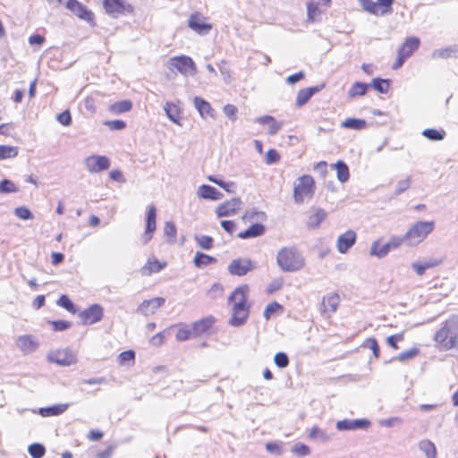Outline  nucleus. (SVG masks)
<instances>
[{"label":"nucleus","instance_id":"f257e3e1","mask_svg":"<svg viewBox=\"0 0 458 458\" xmlns=\"http://www.w3.org/2000/svg\"><path fill=\"white\" fill-rule=\"evenodd\" d=\"M248 286L237 287L229 296V302L233 304V316L229 324L238 327L245 324L250 313V307L247 305Z\"/></svg>","mask_w":458,"mask_h":458},{"label":"nucleus","instance_id":"f03ea898","mask_svg":"<svg viewBox=\"0 0 458 458\" xmlns=\"http://www.w3.org/2000/svg\"><path fill=\"white\" fill-rule=\"evenodd\" d=\"M276 264L284 272H297L305 267V259L296 246L283 247L277 252Z\"/></svg>","mask_w":458,"mask_h":458},{"label":"nucleus","instance_id":"7ed1b4c3","mask_svg":"<svg viewBox=\"0 0 458 458\" xmlns=\"http://www.w3.org/2000/svg\"><path fill=\"white\" fill-rule=\"evenodd\" d=\"M434 341L442 349L448 351L458 344V315H452L434 335Z\"/></svg>","mask_w":458,"mask_h":458},{"label":"nucleus","instance_id":"20e7f679","mask_svg":"<svg viewBox=\"0 0 458 458\" xmlns=\"http://www.w3.org/2000/svg\"><path fill=\"white\" fill-rule=\"evenodd\" d=\"M434 228V221H418L410 227L404 238L410 246H414L424 241Z\"/></svg>","mask_w":458,"mask_h":458},{"label":"nucleus","instance_id":"39448f33","mask_svg":"<svg viewBox=\"0 0 458 458\" xmlns=\"http://www.w3.org/2000/svg\"><path fill=\"white\" fill-rule=\"evenodd\" d=\"M314 179L310 175H302L297 179L293 188V199L297 204L303 203L305 198L314 194Z\"/></svg>","mask_w":458,"mask_h":458},{"label":"nucleus","instance_id":"423d86ee","mask_svg":"<svg viewBox=\"0 0 458 458\" xmlns=\"http://www.w3.org/2000/svg\"><path fill=\"white\" fill-rule=\"evenodd\" d=\"M168 68L174 72L176 70L182 75L194 76L197 73V66L191 57L187 55H179L171 57L168 61Z\"/></svg>","mask_w":458,"mask_h":458},{"label":"nucleus","instance_id":"0eeeda50","mask_svg":"<svg viewBox=\"0 0 458 458\" xmlns=\"http://www.w3.org/2000/svg\"><path fill=\"white\" fill-rule=\"evenodd\" d=\"M106 13L113 18H117L125 13H131L133 7L124 0H103Z\"/></svg>","mask_w":458,"mask_h":458},{"label":"nucleus","instance_id":"6e6552de","mask_svg":"<svg viewBox=\"0 0 458 458\" xmlns=\"http://www.w3.org/2000/svg\"><path fill=\"white\" fill-rule=\"evenodd\" d=\"M47 360L59 366H71L77 362L76 355L69 349H61L50 352Z\"/></svg>","mask_w":458,"mask_h":458},{"label":"nucleus","instance_id":"1a4fd4ad","mask_svg":"<svg viewBox=\"0 0 458 458\" xmlns=\"http://www.w3.org/2000/svg\"><path fill=\"white\" fill-rule=\"evenodd\" d=\"M207 17L196 12L190 15L188 27L199 35H207L212 30V24L207 21Z\"/></svg>","mask_w":458,"mask_h":458},{"label":"nucleus","instance_id":"9d476101","mask_svg":"<svg viewBox=\"0 0 458 458\" xmlns=\"http://www.w3.org/2000/svg\"><path fill=\"white\" fill-rule=\"evenodd\" d=\"M255 268V263L250 259H236L228 265L227 269L232 276H243Z\"/></svg>","mask_w":458,"mask_h":458},{"label":"nucleus","instance_id":"9b49d317","mask_svg":"<svg viewBox=\"0 0 458 458\" xmlns=\"http://www.w3.org/2000/svg\"><path fill=\"white\" fill-rule=\"evenodd\" d=\"M104 316V310L99 304H92L80 312L79 317L84 325H92L99 322Z\"/></svg>","mask_w":458,"mask_h":458},{"label":"nucleus","instance_id":"f8f14e48","mask_svg":"<svg viewBox=\"0 0 458 458\" xmlns=\"http://www.w3.org/2000/svg\"><path fill=\"white\" fill-rule=\"evenodd\" d=\"M242 201L239 198H233L218 205L216 208L217 217L232 216L242 208Z\"/></svg>","mask_w":458,"mask_h":458},{"label":"nucleus","instance_id":"ddd939ff","mask_svg":"<svg viewBox=\"0 0 458 458\" xmlns=\"http://www.w3.org/2000/svg\"><path fill=\"white\" fill-rule=\"evenodd\" d=\"M66 8L78 18L86 21L89 23L93 22L94 13L78 0H68L66 2Z\"/></svg>","mask_w":458,"mask_h":458},{"label":"nucleus","instance_id":"4468645a","mask_svg":"<svg viewBox=\"0 0 458 458\" xmlns=\"http://www.w3.org/2000/svg\"><path fill=\"white\" fill-rule=\"evenodd\" d=\"M85 165L89 172L97 174L107 170L110 161L106 156L93 155L86 158Z\"/></svg>","mask_w":458,"mask_h":458},{"label":"nucleus","instance_id":"2eb2a0df","mask_svg":"<svg viewBox=\"0 0 458 458\" xmlns=\"http://www.w3.org/2000/svg\"><path fill=\"white\" fill-rule=\"evenodd\" d=\"M165 301V300L163 297L145 300L139 305L137 311L144 316L152 315L157 310V309L164 305Z\"/></svg>","mask_w":458,"mask_h":458},{"label":"nucleus","instance_id":"dca6fc26","mask_svg":"<svg viewBox=\"0 0 458 458\" xmlns=\"http://www.w3.org/2000/svg\"><path fill=\"white\" fill-rule=\"evenodd\" d=\"M370 425V421L367 419L349 420L344 419L336 422V428L340 431L365 429Z\"/></svg>","mask_w":458,"mask_h":458},{"label":"nucleus","instance_id":"f3484780","mask_svg":"<svg viewBox=\"0 0 458 458\" xmlns=\"http://www.w3.org/2000/svg\"><path fill=\"white\" fill-rule=\"evenodd\" d=\"M356 237V233L352 230L341 234L336 242L337 250L342 254L346 253L354 245Z\"/></svg>","mask_w":458,"mask_h":458},{"label":"nucleus","instance_id":"a211bd4d","mask_svg":"<svg viewBox=\"0 0 458 458\" xmlns=\"http://www.w3.org/2000/svg\"><path fill=\"white\" fill-rule=\"evenodd\" d=\"M157 209L155 206H149L146 217V230L142 236L144 243H147L153 237L156 230Z\"/></svg>","mask_w":458,"mask_h":458},{"label":"nucleus","instance_id":"6ab92c4d","mask_svg":"<svg viewBox=\"0 0 458 458\" xmlns=\"http://www.w3.org/2000/svg\"><path fill=\"white\" fill-rule=\"evenodd\" d=\"M326 218L327 212L323 208L313 207L307 220V226L310 229H317Z\"/></svg>","mask_w":458,"mask_h":458},{"label":"nucleus","instance_id":"aec40b11","mask_svg":"<svg viewBox=\"0 0 458 458\" xmlns=\"http://www.w3.org/2000/svg\"><path fill=\"white\" fill-rule=\"evenodd\" d=\"M331 0H310L307 5L308 19L311 21L321 13L322 8L329 6Z\"/></svg>","mask_w":458,"mask_h":458},{"label":"nucleus","instance_id":"412c9836","mask_svg":"<svg viewBox=\"0 0 458 458\" xmlns=\"http://www.w3.org/2000/svg\"><path fill=\"white\" fill-rule=\"evenodd\" d=\"M197 195L199 199L209 200H219L224 195L215 187L208 184H202L198 188Z\"/></svg>","mask_w":458,"mask_h":458},{"label":"nucleus","instance_id":"4be33fe9","mask_svg":"<svg viewBox=\"0 0 458 458\" xmlns=\"http://www.w3.org/2000/svg\"><path fill=\"white\" fill-rule=\"evenodd\" d=\"M420 40L417 37H409L398 49V54H402L406 59L420 47Z\"/></svg>","mask_w":458,"mask_h":458},{"label":"nucleus","instance_id":"5701e85b","mask_svg":"<svg viewBox=\"0 0 458 458\" xmlns=\"http://www.w3.org/2000/svg\"><path fill=\"white\" fill-rule=\"evenodd\" d=\"M339 301L340 298L337 293H330L324 296L322 300V313L328 314V316L335 313L338 308Z\"/></svg>","mask_w":458,"mask_h":458},{"label":"nucleus","instance_id":"b1692460","mask_svg":"<svg viewBox=\"0 0 458 458\" xmlns=\"http://www.w3.org/2000/svg\"><path fill=\"white\" fill-rule=\"evenodd\" d=\"M16 344L18 348L25 353H31L35 352L38 346V342L34 337L29 335L19 336Z\"/></svg>","mask_w":458,"mask_h":458},{"label":"nucleus","instance_id":"393cba45","mask_svg":"<svg viewBox=\"0 0 458 458\" xmlns=\"http://www.w3.org/2000/svg\"><path fill=\"white\" fill-rule=\"evenodd\" d=\"M166 266L165 262H160L157 259H148L146 264L141 267L140 274L148 276L154 273H158Z\"/></svg>","mask_w":458,"mask_h":458},{"label":"nucleus","instance_id":"a878e982","mask_svg":"<svg viewBox=\"0 0 458 458\" xmlns=\"http://www.w3.org/2000/svg\"><path fill=\"white\" fill-rule=\"evenodd\" d=\"M214 318L208 317L198 320L191 325L193 335L199 336L208 332L214 324Z\"/></svg>","mask_w":458,"mask_h":458},{"label":"nucleus","instance_id":"bb28decb","mask_svg":"<svg viewBox=\"0 0 458 458\" xmlns=\"http://www.w3.org/2000/svg\"><path fill=\"white\" fill-rule=\"evenodd\" d=\"M323 85L306 88L301 89L296 97V106H302L312 98V96L321 90Z\"/></svg>","mask_w":458,"mask_h":458},{"label":"nucleus","instance_id":"cd10ccee","mask_svg":"<svg viewBox=\"0 0 458 458\" xmlns=\"http://www.w3.org/2000/svg\"><path fill=\"white\" fill-rule=\"evenodd\" d=\"M255 122L262 125L269 124L268 134L270 135L276 134L284 124L283 122H277L272 115H263L258 117L256 118Z\"/></svg>","mask_w":458,"mask_h":458},{"label":"nucleus","instance_id":"c85d7f7f","mask_svg":"<svg viewBox=\"0 0 458 458\" xmlns=\"http://www.w3.org/2000/svg\"><path fill=\"white\" fill-rule=\"evenodd\" d=\"M266 227L260 223H255L251 225L246 230L238 233V237L241 239H250L261 236L265 233Z\"/></svg>","mask_w":458,"mask_h":458},{"label":"nucleus","instance_id":"c756f323","mask_svg":"<svg viewBox=\"0 0 458 458\" xmlns=\"http://www.w3.org/2000/svg\"><path fill=\"white\" fill-rule=\"evenodd\" d=\"M68 407V403H60L44 407L39 409V414L43 417L57 416L64 412Z\"/></svg>","mask_w":458,"mask_h":458},{"label":"nucleus","instance_id":"7c9ffc66","mask_svg":"<svg viewBox=\"0 0 458 458\" xmlns=\"http://www.w3.org/2000/svg\"><path fill=\"white\" fill-rule=\"evenodd\" d=\"M434 58H458V45L448 47L445 48L436 49L432 52Z\"/></svg>","mask_w":458,"mask_h":458},{"label":"nucleus","instance_id":"2f4dec72","mask_svg":"<svg viewBox=\"0 0 458 458\" xmlns=\"http://www.w3.org/2000/svg\"><path fill=\"white\" fill-rule=\"evenodd\" d=\"M194 106L196 107V109L198 110V112L199 113V114L201 115V117L203 118H206L208 115L209 116H213V109L210 106V104L206 101L205 99L199 98V97H195L194 98Z\"/></svg>","mask_w":458,"mask_h":458},{"label":"nucleus","instance_id":"473e14b6","mask_svg":"<svg viewBox=\"0 0 458 458\" xmlns=\"http://www.w3.org/2000/svg\"><path fill=\"white\" fill-rule=\"evenodd\" d=\"M216 259L203 252H196L193 263L198 268H203L216 263Z\"/></svg>","mask_w":458,"mask_h":458},{"label":"nucleus","instance_id":"72a5a7b5","mask_svg":"<svg viewBox=\"0 0 458 458\" xmlns=\"http://www.w3.org/2000/svg\"><path fill=\"white\" fill-rule=\"evenodd\" d=\"M419 449L425 454L426 458H437V448L435 444L428 440H420L418 444Z\"/></svg>","mask_w":458,"mask_h":458},{"label":"nucleus","instance_id":"f704fd0d","mask_svg":"<svg viewBox=\"0 0 458 458\" xmlns=\"http://www.w3.org/2000/svg\"><path fill=\"white\" fill-rule=\"evenodd\" d=\"M332 167L335 169L337 179L341 182H346L350 178L349 167L342 160L337 161L332 165Z\"/></svg>","mask_w":458,"mask_h":458},{"label":"nucleus","instance_id":"c9c22d12","mask_svg":"<svg viewBox=\"0 0 458 458\" xmlns=\"http://www.w3.org/2000/svg\"><path fill=\"white\" fill-rule=\"evenodd\" d=\"M369 87L370 85L368 83L357 81L349 89L348 96L351 98L364 96Z\"/></svg>","mask_w":458,"mask_h":458},{"label":"nucleus","instance_id":"e433bc0d","mask_svg":"<svg viewBox=\"0 0 458 458\" xmlns=\"http://www.w3.org/2000/svg\"><path fill=\"white\" fill-rule=\"evenodd\" d=\"M390 250L387 243L381 244L379 241H375L371 245L369 254L381 259L386 257Z\"/></svg>","mask_w":458,"mask_h":458},{"label":"nucleus","instance_id":"4c0bfd02","mask_svg":"<svg viewBox=\"0 0 458 458\" xmlns=\"http://www.w3.org/2000/svg\"><path fill=\"white\" fill-rule=\"evenodd\" d=\"M367 123L364 119L347 118L342 123V127L352 130H362L366 128Z\"/></svg>","mask_w":458,"mask_h":458},{"label":"nucleus","instance_id":"58836bf2","mask_svg":"<svg viewBox=\"0 0 458 458\" xmlns=\"http://www.w3.org/2000/svg\"><path fill=\"white\" fill-rule=\"evenodd\" d=\"M425 138L432 141H440L444 140L445 131L444 130L425 129L421 133Z\"/></svg>","mask_w":458,"mask_h":458},{"label":"nucleus","instance_id":"ea45409f","mask_svg":"<svg viewBox=\"0 0 458 458\" xmlns=\"http://www.w3.org/2000/svg\"><path fill=\"white\" fill-rule=\"evenodd\" d=\"M375 90L381 94H385L388 91L390 87V81L382 78H374L370 85Z\"/></svg>","mask_w":458,"mask_h":458},{"label":"nucleus","instance_id":"a19ab883","mask_svg":"<svg viewBox=\"0 0 458 458\" xmlns=\"http://www.w3.org/2000/svg\"><path fill=\"white\" fill-rule=\"evenodd\" d=\"M132 107V103L130 100H122L114 103L110 106V110L114 114H123L129 112Z\"/></svg>","mask_w":458,"mask_h":458},{"label":"nucleus","instance_id":"79ce46f5","mask_svg":"<svg viewBox=\"0 0 458 458\" xmlns=\"http://www.w3.org/2000/svg\"><path fill=\"white\" fill-rule=\"evenodd\" d=\"M164 110H165L167 117L173 123L180 124L179 123L180 114H179V110L176 106L170 104V103H166L165 106H164Z\"/></svg>","mask_w":458,"mask_h":458},{"label":"nucleus","instance_id":"37998d69","mask_svg":"<svg viewBox=\"0 0 458 458\" xmlns=\"http://www.w3.org/2000/svg\"><path fill=\"white\" fill-rule=\"evenodd\" d=\"M18 155V148L0 145V160L13 158Z\"/></svg>","mask_w":458,"mask_h":458},{"label":"nucleus","instance_id":"c03bdc74","mask_svg":"<svg viewBox=\"0 0 458 458\" xmlns=\"http://www.w3.org/2000/svg\"><path fill=\"white\" fill-rule=\"evenodd\" d=\"M359 2L366 12L374 15H380L379 6L377 2L373 0H359Z\"/></svg>","mask_w":458,"mask_h":458},{"label":"nucleus","instance_id":"a18cd8bd","mask_svg":"<svg viewBox=\"0 0 458 458\" xmlns=\"http://www.w3.org/2000/svg\"><path fill=\"white\" fill-rule=\"evenodd\" d=\"M28 452L32 458H42L46 454V448L42 444L33 443L29 445Z\"/></svg>","mask_w":458,"mask_h":458},{"label":"nucleus","instance_id":"49530a36","mask_svg":"<svg viewBox=\"0 0 458 458\" xmlns=\"http://www.w3.org/2000/svg\"><path fill=\"white\" fill-rule=\"evenodd\" d=\"M266 218V214L263 211H259L256 209L247 210L242 216L243 221H253V220H263Z\"/></svg>","mask_w":458,"mask_h":458},{"label":"nucleus","instance_id":"de8ad7c7","mask_svg":"<svg viewBox=\"0 0 458 458\" xmlns=\"http://www.w3.org/2000/svg\"><path fill=\"white\" fill-rule=\"evenodd\" d=\"M195 241L197 244L203 250H210L213 247L214 240L208 235H196Z\"/></svg>","mask_w":458,"mask_h":458},{"label":"nucleus","instance_id":"09e8293b","mask_svg":"<svg viewBox=\"0 0 458 458\" xmlns=\"http://www.w3.org/2000/svg\"><path fill=\"white\" fill-rule=\"evenodd\" d=\"M56 303H57V305L65 309L66 310H68L71 313L76 312L75 305L70 300V298L65 294L61 295Z\"/></svg>","mask_w":458,"mask_h":458},{"label":"nucleus","instance_id":"8fccbe9b","mask_svg":"<svg viewBox=\"0 0 458 458\" xmlns=\"http://www.w3.org/2000/svg\"><path fill=\"white\" fill-rule=\"evenodd\" d=\"M420 352V350L416 347H413L411 349L406 350L404 352H400L394 360H397L401 362H404L408 360H411L414 358L416 355H418Z\"/></svg>","mask_w":458,"mask_h":458},{"label":"nucleus","instance_id":"3c124183","mask_svg":"<svg viewBox=\"0 0 458 458\" xmlns=\"http://www.w3.org/2000/svg\"><path fill=\"white\" fill-rule=\"evenodd\" d=\"M18 191V188L9 179H4L0 182V193H14Z\"/></svg>","mask_w":458,"mask_h":458},{"label":"nucleus","instance_id":"603ef678","mask_svg":"<svg viewBox=\"0 0 458 458\" xmlns=\"http://www.w3.org/2000/svg\"><path fill=\"white\" fill-rule=\"evenodd\" d=\"M309 437L312 439H319L321 441H327L329 439V436L327 432L316 426L310 429Z\"/></svg>","mask_w":458,"mask_h":458},{"label":"nucleus","instance_id":"864d4df0","mask_svg":"<svg viewBox=\"0 0 458 458\" xmlns=\"http://www.w3.org/2000/svg\"><path fill=\"white\" fill-rule=\"evenodd\" d=\"M275 364L280 368L284 369L289 365V358L285 352H277L274 357Z\"/></svg>","mask_w":458,"mask_h":458},{"label":"nucleus","instance_id":"5fc2aeb1","mask_svg":"<svg viewBox=\"0 0 458 458\" xmlns=\"http://www.w3.org/2000/svg\"><path fill=\"white\" fill-rule=\"evenodd\" d=\"M14 214L16 216L22 220H30L33 218L32 212L26 207H18L14 209Z\"/></svg>","mask_w":458,"mask_h":458},{"label":"nucleus","instance_id":"6e6d98bb","mask_svg":"<svg viewBox=\"0 0 458 458\" xmlns=\"http://www.w3.org/2000/svg\"><path fill=\"white\" fill-rule=\"evenodd\" d=\"M436 265H437V263H432V262H426L423 264L419 263V262H413L411 264V267L415 270L417 275L422 276V275H424L425 271L428 268L433 267Z\"/></svg>","mask_w":458,"mask_h":458},{"label":"nucleus","instance_id":"4d7b16f0","mask_svg":"<svg viewBox=\"0 0 458 458\" xmlns=\"http://www.w3.org/2000/svg\"><path fill=\"white\" fill-rule=\"evenodd\" d=\"M279 310H282V306L278 302L274 301L269 303L264 310L265 318L267 320L270 319V318Z\"/></svg>","mask_w":458,"mask_h":458},{"label":"nucleus","instance_id":"13d9d810","mask_svg":"<svg viewBox=\"0 0 458 458\" xmlns=\"http://www.w3.org/2000/svg\"><path fill=\"white\" fill-rule=\"evenodd\" d=\"M411 177L408 176L404 180H401L396 184V189L394 191V196H399L403 193L406 190H408L411 186Z\"/></svg>","mask_w":458,"mask_h":458},{"label":"nucleus","instance_id":"bf43d9fd","mask_svg":"<svg viewBox=\"0 0 458 458\" xmlns=\"http://www.w3.org/2000/svg\"><path fill=\"white\" fill-rule=\"evenodd\" d=\"M292 452L299 456H306L310 454V448L305 444L297 443L293 446Z\"/></svg>","mask_w":458,"mask_h":458},{"label":"nucleus","instance_id":"052dcab7","mask_svg":"<svg viewBox=\"0 0 458 458\" xmlns=\"http://www.w3.org/2000/svg\"><path fill=\"white\" fill-rule=\"evenodd\" d=\"M377 4L379 6L380 15L384 16L392 12V4H394V0H377Z\"/></svg>","mask_w":458,"mask_h":458},{"label":"nucleus","instance_id":"680f3d73","mask_svg":"<svg viewBox=\"0 0 458 458\" xmlns=\"http://www.w3.org/2000/svg\"><path fill=\"white\" fill-rule=\"evenodd\" d=\"M403 423V420L400 417H391L388 419L381 420L379 425L382 427L392 428L394 426H400Z\"/></svg>","mask_w":458,"mask_h":458},{"label":"nucleus","instance_id":"e2e57ef3","mask_svg":"<svg viewBox=\"0 0 458 458\" xmlns=\"http://www.w3.org/2000/svg\"><path fill=\"white\" fill-rule=\"evenodd\" d=\"M365 347L370 349L373 352L375 358L379 357L380 349L377 341L375 338L367 339Z\"/></svg>","mask_w":458,"mask_h":458},{"label":"nucleus","instance_id":"0e129e2a","mask_svg":"<svg viewBox=\"0 0 458 458\" xmlns=\"http://www.w3.org/2000/svg\"><path fill=\"white\" fill-rule=\"evenodd\" d=\"M192 335V329L182 327L177 331L175 337L177 341L182 342L188 340Z\"/></svg>","mask_w":458,"mask_h":458},{"label":"nucleus","instance_id":"69168bd1","mask_svg":"<svg viewBox=\"0 0 458 458\" xmlns=\"http://www.w3.org/2000/svg\"><path fill=\"white\" fill-rule=\"evenodd\" d=\"M118 359L121 364L129 361H133L135 359V352L132 350L124 351L119 354Z\"/></svg>","mask_w":458,"mask_h":458},{"label":"nucleus","instance_id":"338daca9","mask_svg":"<svg viewBox=\"0 0 458 458\" xmlns=\"http://www.w3.org/2000/svg\"><path fill=\"white\" fill-rule=\"evenodd\" d=\"M57 121L64 125L69 126L72 123V115L69 110H65L56 116Z\"/></svg>","mask_w":458,"mask_h":458},{"label":"nucleus","instance_id":"774afa93","mask_svg":"<svg viewBox=\"0 0 458 458\" xmlns=\"http://www.w3.org/2000/svg\"><path fill=\"white\" fill-rule=\"evenodd\" d=\"M105 125L114 131H120L126 127V123L123 120H112L105 122Z\"/></svg>","mask_w":458,"mask_h":458}]
</instances>
